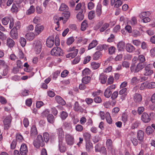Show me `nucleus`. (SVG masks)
Masks as SVG:
<instances>
[{
  "label": "nucleus",
  "mask_w": 155,
  "mask_h": 155,
  "mask_svg": "<svg viewBox=\"0 0 155 155\" xmlns=\"http://www.w3.org/2000/svg\"><path fill=\"white\" fill-rule=\"evenodd\" d=\"M21 27V23L19 21H16L15 26L11 30L10 35L11 37L13 39H17L18 37V30L20 29Z\"/></svg>",
  "instance_id": "nucleus-1"
},
{
  "label": "nucleus",
  "mask_w": 155,
  "mask_h": 155,
  "mask_svg": "<svg viewBox=\"0 0 155 155\" xmlns=\"http://www.w3.org/2000/svg\"><path fill=\"white\" fill-rule=\"evenodd\" d=\"M2 24L5 25H7L9 22V28L12 29L14 25V21L12 17H5L2 19Z\"/></svg>",
  "instance_id": "nucleus-2"
},
{
  "label": "nucleus",
  "mask_w": 155,
  "mask_h": 155,
  "mask_svg": "<svg viewBox=\"0 0 155 155\" xmlns=\"http://www.w3.org/2000/svg\"><path fill=\"white\" fill-rule=\"evenodd\" d=\"M33 144L34 146L37 148L40 147H43L44 146V142L41 135H39L38 136L36 140L34 141Z\"/></svg>",
  "instance_id": "nucleus-3"
},
{
  "label": "nucleus",
  "mask_w": 155,
  "mask_h": 155,
  "mask_svg": "<svg viewBox=\"0 0 155 155\" xmlns=\"http://www.w3.org/2000/svg\"><path fill=\"white\" fill-rule=\"evenodd\" d=\"M33 47L36 53L37 54H40L42 49L41 42L38 40L35 41L33 43Z\"/></svg>",
  "instance_id": "nucleus-4"
},
{
  "label": "nucleus",
  "mask_w": 155,
  "mask_h": 155,
  "mask_svg": "<svg viewBox=\"0 0 155 155\" xmlns=\"http://www.w3.org/2000/svg\"><path fill=\"white\" fill-rule=\"evenodd\" d=\"M65 140L66 143L68 145L72 146L74 143V136L70 134H66Z\"/></svg>",
  "instance_id": "nucleus-5"
},
{
  "label": "nucleus",
  "mask_w": 155,
  "mask_h": 155,
  "mask_svg": "<svg viewBox=\"0 0 155 155\" xmlns=\"http://www.w3.org/2000/svg\"><path fill=\"white\" fill-rule=\"evenodd\" d=\"M51 54L52 55L60 56L63 55V51L60 48L56 47L51 50Z\"/></svg>",
  "instance_id": "nucleus-6"
},
{
  "label": "nucleus",
  "mask_w": 155,
  "mask_h": 155,
  "mask_svg": "<svg viewBox=\"0 0 155 155\" xmlns=\"http://www.w3.org/2000/svg\"><path fill=\"white\" fill-rule=\"evenodd\" d=\"M152 66L150 64L147 65L145 67L144 69L143 74L145 76H150L153 73L152 70Z\"/></svg>",
  "instance_id": "nucleus-7"
},
{
  "label": "nucleus",
  "mask_w": 155,
  "mask_h": 155,
  "mask_svg": "<svg viewBox=\"0 0 155 155\" xmlns=\"http://www.w3.org/2000/svg\"><path fill=\"white\" fill-rule=\"evenodd\" d=\"M12 119V117L10 115L7 116L5 119L4 120L5 129L8 130L10 127Z\"/></svg>",
  "instance_id": "nucleus-8"
},
{
  "label": "nucleus",
  "mask_w": 155,
  "mask_h": 155,
  "mask_svg": "<svg viewBox=\"0 0 155 155\" xmlns=\"http://www.w3.org/2000/svg\"><path fill=\"white\" fill-rule=\"evenodd\" d=\"M134 100V102L137 104H140L142 100V95L138 93H135L134 94L133 97Z\"/></svg>",
  "instance_id": "nucleus-9"
},
{
  "label": "nucleus",
  "mask_w": 155,
  "mask_h": 155,
  "mask_svg": "<svg viewBox=\"0 0 155 155\" xmlns=\"http://www.w3.org/2000/svg\"><path fill=\"white\" fill-rule=\"evenodd\" d=\"M73 109L75 111L79 112L81 113L83 112L84 110L78 101L75 102L73 105Z\"/></svg>",
  "instance_id": "nucleus-10"
},
{
  "label": "nucleus",
  "mask_w": 155,
  "mask_h": 155,
  "mask_svg": "<svg viewBox=\"0 0 155 155\" xmlns=\"http://www.w3.org/2000/svg\"><path fill=\"white\" fill-rule=\"evenodd\" d=\"M144 133L142 130H138L137 132V137L140 143H142L144 140Z\"/></svg>",
  "instance_id": "nucleus-11"
},
{
  "label": "nucleus",
  "mask_w": 155,
  "mask_h": 155,
  "mask_svg": "<svg viewBox=\"0 0 155 155\" xmlns=\"http://www.w3.org/2000/svg\"><path fill=\"white\" fill-rule=\"evenodd\" d=\"M21 155H26L28 153V150L26 145L24 143L22 144L20 149Z\"/></svg>",
  "instance_id": "nucleus-12"
},
{
  "label": "nucleus",
  "mask_w": 155,
  "mask_h": 155,
  "mask_svg": "<svg viewBox=\"0 0 155 155\" xmlns=\"http://www.w3.org/2000/svg\"><path fill=\"white\" fill-rule=\"evenodd\" d=\"M146 63H138L136 67L135 70L134 72L137 73L142 70L146 66Z\"/></svg>",
  "instance_id": "nucleus-13"
},
{
  "label": "nucleus",
  "mask_w": 155,
  "mask_h": 155,
  "mask_svg": "<svg viewBox=\"0 0 155 155\" xmlns=\"http://www.w3.org/2000/svg\"><path fill=\"white\" fill-rule=\"evenodd\" d=\"M141 120L144 122L147 123L150 120V118L148 114L146 112H144L141 116Z\"/></svg>",
  "instance_id": "nucleus-14"
},
{
  "label": "nucleus",
  "mask_w": 155,
  "mask_h": 155,
  "mask_svg": "<svg viewBox=\"0 0 155 155\" xmlns=\"http://www.w3.org/2000/svg\"><path fill=\"white\" fill-rule=\"evenodd\" d=\"M54 38L52 36H51L48 38L46 41V45L49 48L52 47L54 45Z\"/></svg>",
  "instance_id": "nucleus-15"
},
{
  "label": "nucleus",
  "mask_w": 155,
  "mask_h": 155,
  "mask_svg": "<svg viewBox=\"0 0 155 155\" xmlns=\"http://www.w3.org/2000/svg\"><path fill=\"white\" fill-rule=\"evenodd\" d=\"M57 130L59 140H63L64 137V132L63 129L61 128H60Z\"/></svg>",
  "instance_id": "nucleus-16"
},
{
  "label": "nucleus",
  "mask_w": 155,
  "mask_h": 155,
  "mask_svg": "<svg viewBox=\"0 0 155 155\" xmlns=\"http://www.w3.org/2000/svg\"><path fill=\"white\" fill-rule=\"evenodd\" d=\"M15 44V42L10 38H8L6 40V45L10 48L13 47Z\"/></svg>",
  "instance_id": "nucleus-17"
},
{
  "label": "nucleus",
  "mask_w": 155,
  "mask_h": 155,
  "mask_svg": "<svg viewBox=\"0 0 155 155\" xmlns=\"http://www.w3.org/2000/svg\"><path fill=\"white\" fill-rule=\"evenodd\" d=\"M126 49L128 52L131 53L135 51V48L131 44L128 43L126 45Z\"/></svg>",
  "instance_id": "nucleus-18"
},
{
  "label": "nucleus",
  "mask_w": 155,
  "mask_h": 155,
  "mask_svg": "<svg viewBox=\"0 0 155 155\" xmlns=\"http://www.w3.org/2000/svg\"><path fill=\"white\" fill-rule=\"evenodd\" d=\"M127 90L126 88H124L119 91V94L121 95L120 97L122 100L125 98L127 95Z\"/></svg>",
  "instance_id": "nucleus-19"
},
{
  "label": "nucleus",
  "mask_w": 155,
  "mask_h": 155,
  "mask_svg": "<svg viewBox=\"0 0 155 155\" xmlns=\"http://www.w3.org/2000/svg\"><path fill=\"white\" fill-rule=\"evenodd\" d=\"M44 29V27L43 25H40L37 24L35 27V31L37 35L39 34Z\"/></svg>",
  "instance_id": "nucleus-20"
},
{
  "label": "nucleus",
  "mask_w": 155,
  "mask_h": 155,
  "mask_svg": "<svg viewBox=\"0 0 155 155\" xmlns=\"http://www.w3.org/2000/svg\"><path fill=\"white\" fill-rule=\"evenodd\" d=\"M38 134V132L36 126L33 125L32 126L31 130V136L32 137H34Z\"/></svg>",
  "instance_id": "nucleus-21"
},
{
  "label": "nucleus",
  "mask_w": 155,
  "mask_h": 155,
  "mask_svg": "<svg viewBox=\"0 0 155 155\" xmlns=\"http://www.w3.org/2000/svg\"><path fill=\"white\" fill-rule=\"evenodd\" d=\"M59 148L60 152L63 153L65 152L66 150V147L63 145V140H59Z\"/></svg>",
  "instance_id": "nucleus-22"
},
{
  "label": "nucleus",
  "mask_w": 155,
  "mask_h": 155,
  "mask_svg": "<svg viewBox=\"0 0 155 155\" xmlns=\"http://www.w3.org/2000/svg\"><path fill=\"white\" fill-rule=\"evenodd\" d=\"M62 15L64 17V23L69 19L70 16V13L69 11H65L63 13Z\"/></svg>",
  "instance_id": "nucleus-23"
},
{
  "label": "nucleus",
  "mask_w": 155,
  "mask_h": 155,
  "mask_svg": "<svg viewBox=\"0 0 155 155\" xmlns=\"http://www.w3.org/2000/svg\"><path fill=\"white\" fill-rule=\"evenodd\" d=\"M55 99L57 102L59 104H61L63 105L65 104V101L63 100L62 98L59 96H56Z\"/></svg>",
  "instance_id": "nucleus-24"
},
{
  "label": "nucleus",
  "mask_w": 155,
  "mask_h": 155,
  "mask_svg": "<svg viewBox=\"0 0 155 155\" xmlns=\"http://www.w3.org/2000/svg\"><path fill=\"white\" fill-rule=\"evenodd\" d=\"M107 78V76L106 74L102 73L100 76V80H101V82L102 84L105 83Z\"/></svg>",
  "instance_id": "nucleus-25"
},
{
  "label": "nucleus",
  "mask_w": 155,
  "mask_h": 155,
  "mask_svg": "<svg viewBox=\"0 0 155 155\" xmlns=\"http://www.w3.org/2000/svg\"><path fill=\"white\" fill-rule=\"evenodd\" d=\"M78 52V50H75L74 51H72L70 53L68 54L66 57L67 58L71 57L72 58H74L77 54Z\"/></svg>",
  "instance_id": "nucleus-26"
},
{
  "label": "nucleus",
  "mask_w": 155,
  "mask_h": 155,
  "mask_svg": "<svg viewBox=\"0 0 155 155\" xmlns=\"http://www.w3.org/2000/svg\"><path fill=\"white\" fill-rule=\"evenodd\" d=\"M106 147L107 148L110 150L112 149V140L110 139H108L107 140L106 142Z\"/></svg>",
  "instance_id": "nucleus-27"
},
{
  "label": "nucleus",
  "mask_w": 155,
  "mask_h": 155,
  "mask_svg": "<svg viewBox=\"0 0 155 155\" xmlns=\"http://www.w3.org/2000/svg\"><path fill=\"white\" fill-rule=\"evenodd\" d=\"M132 35L134 37L140 36L141 34L140 32L137 29H134L131 32Z\"/></svg>",
  "instance_id": "nucleus-28"
},
{
  "label": "nucleus",
  "mask_w": 155,
  "mask_h": 155,
  "mask_svg": "<svg viewBox=\"0 0 155 155\" xmlns=\"http://www.w3.org/2000/svg\"><path fill=\"white\" fill-rule=\"evenodd\" d=\"M102 55V53L99 51L96 52L93 56V60H98L100 56Z\"/></svg>",
  "instance_id": "nucleus-29"
},
{
  "label": "nucleus",
  "mask_w": 155,
  "mask_h": 155,
  "mask_svg": "<svg viewBox=\"0 0 155 155\" xmlns=\"http://www.w3.org/2000/svg\"><path fill=\"white\" fill-rule=\"evenodd\" d=\"M35 8L34 6L31 5L28 9L26 12V14L27 15H29L35 12Z\"/></svg>",
  "instance_id": "nucleus-30"
},
{
  "label": "nucleus",
  "mask_w": 155,
  "mask_h": 155,
  "mask_svg": "<svg viewBox=\"0 0 155 155\" xmlns=\"http://www.w3.org/2000/svg\"><path fill=\"white\" fill-rule=\"evenodd\" d=\"M81 26V30L82 31H84L85 30L86 28L88 27L87 20H84L82 23Z\"/></svg>",
  "instance_id": "nucleus-31"
},
{
  "label": "nucleus",
  "mask_w": 155,
  "mask_h": 155,
  "mask_svg": "<svg viewBox=\"0 0 155 155\" xmlns=\"http://www.w3.org/2000/svg\"><path fill=\"white\" fill-rule=\"evenodd\" d=\"M109 26V24L107 23H104L102 25L101 28L99 29V31L100 32H103L105 31Z\"/></svg>",
  "instance_id": "nucleus-32"
},
{
  "label": "nucleus",
  "mask_w": 155,
  "mask_h": 155,
  "mask_svg": "<svg viewBox=\"0 0 155 155\" xmlns=\"http://www.w3.org/2000/svg\"><path fill=\"white\" fill-rule=\"evenodd\" d=\"M153 132L154 130L150 126H148L146 128V133L147 135H153Z\"/></svg>",
  "instance_id": "nucleus-33"
},
{
  "label": "nucleus",
  "mask_w": 155,
  "mask_h": 155,
  "mask_svg": "<svg viewBox=\"0 0 155 155\" xmlns=\"http://www.w3.org/2000/svg\"><path fill=\"white\" fill-rule=\"evenodd\" d=\"M91 78L89 76H86L84 77L82 79V81L83 84H87L89 83Z\"/></svg>",
  "instance_id": "nucleus-34"
},
{
  "label": "nucleus",
  "mask_w": 155,
  "mask_h": 155,
  "mask_svg": "<svg viewBox=\"0 0 155 155\" xmlns=\"http://www.w3.org/2000/svg\"><path fill=\"white\" fill-rule=\"evenodd\" d=\"M125 44L123 41L120 42L117 44V47L119 51H122L125 47Z\"/></svg>",
  "instance_id": "nucleus-35"
},
{
  "label": "nucleus",
  "mask_w": 155,
  "mask_h": 155,
  "mask_svg": "<svg viewBox=\"0 0 155 155\" xmlns=\"http://www.w3.org/2000/svg\"><path fill=\"white\" fill-rule=\"evenodd\" d=\"M47 119L48 121L51 124H53L54 121V116L51 114H49L47 116Z\"/></svg>",
  "instance_id": "nucleus-36"
},
{
  "label": "nucleus",
  "mask_w": 155,
  "mask_h": 155,
  "mask_svg": "<svg viewBox=\"0 0 155 155\" xmlns=\"http://www.w3.org/2000/svg\"><path fill=\"white\" fill-rule=\"evenodd\" d=\"M97 44V42L96 40H93L89 45L88 47V50H90L95 47Z\"/></svg>",
  "instance_id": "nucleus-37"
},
{
  "label": "nucleus",
  "mask_w": 155,
  "mask_h": 155,
  "mask_svg": "<svg viewBox=\"0 0 155 155\" xmlns=\"http://www.w3.org/2000/svg\"><path fill=\"white\" fill-rule=\"evenodd\" d=\"M96 12L98 16H100L102 13V6L101 5H98L97 7Z\"/></svg>",
  "instance_id": "nucleus-38"
},
{
  "label": "nucleus",
  "mask_w": 155,
  "mask_h": 155,
  "mask_svg": "<svg viewBox=\"0 0 155 155\" xmlns=\"http://www.w3.org/2000/svg\"><path fill=\"white\" fill-rule=\"evenodd\" d=\"M83 10L81 9L80 12H79L77 15V18L80 21L82 20L84 17V14H83Z\"/></svg>",
  "instance_id": "nucleus-39"
},
{
  "label": "nucleus",
  "mask_w": 155,
  "mask_h": 155,
  "mask_svg": "<svg viewBox=\"0 0 155 155\" xmlns=\"http://www.w3.org/2000/svg\"><path fill=\"white\" fill-rule=\"evenodd\" d=\"M93 147V144L91 143L88 142L86 143V148L87 151H90Z\"/></svg>",
  "instance_id": "nucleus-40"
},
{
  "label": "nucleus",
  "mask_w": 155,
  "mask_h": 155,
  "mask_svg": "<svg viewBox=\"0 0 155 155\" xmlns=\"http://www.w3.org/2000/svg\"><path fill=\"white\" fill-rule=\"evenodd\" d=\"M83 137L84 140L87 141H89L91 138V134L88 132H85L84 133Z\"/></svg>",
  "instance_id": "nucleus-41"
},
{
  "label": "nucleus",
  "mask_w": 155,
  "mask_h": 155,
  "mask_svg": "<svg viewBox=\"0 0 155 155\" xmlns=\"http://www.w3.org/2000/svg\"><path fill=\"white\" fill-rule=\"evenodd\" d=\"M91 65L92 69L95 70L99 67L100 64L99 63L93 62L91 63Z\"/></svg>",
  "instance_id": "nucleus-42"
},
{
  "label": "nucleus",
  "mask_w": 155,
  "mask_h": 155,
  "mask_svg": "<svg viewBox=\"0 0 155 155\" xmlns=\"http://www.w3.org/2000/svg\"><path fill=\"white\" fill-rule=\"evenodd\" d=\"M68 6L64 3L61 4L60 8L59 10L61 11H63L68 10Z\"/></svg>",
  "instance_id": "nucleus-43"
},
{
  "label": "nucleus",
  "mask_w": 155,
  "mask_h": 155,
  "mask_svg": "<svg viewBox=\"0 0 155 155\" xmlns=\"http://www.w3.org/2000/svg\"><path fill=\"white\" fill-rule=\"evenodd\" d=\"M43 137L44 141L46 143L48 142L50 139L49 134L47 132H45L43 134Z\"/></svg>",
  "instance_id": "nucleus-44"
},
{
  "label": "nucleus",
  "mask_w": 155,
  "mask_h": 155,
  "mask_svg": "<svg viewBox=\"0 0 155 155\" xmlns=\"http://www.w3.org/2000/svg\"><path fill=\"white\" fill-rule=\"evenodd\" d=\"M112 92L110 90L107 88L105 90L104 93V95L106 97L109 98L111 95Z\"/></svg>",
  "instance_id": "nucleus-45"
},
{
  "label": "nucleus",
  "mask_w": 155,
  "mask_h": 155,
  "mask_svg": "<svg viewBox=\"0 0 155 155\" xmlns=\"http://www.w3.org/2000/svg\"><path fill=\"white\" fill-rule=\"evenodd\" d=\"M116 48L113 46L109 47L108 49V53L110 54H112L115 53Z\"/></svg>",
  "instance_id": "nucleus-46"
},
{
  "label": "nucleus",
  "mask_w": 155,
  "mask_h": 155,
  "mask_svg": "<svg viewBox=\"0 0 155 155\" xmlns=\"http://www.w3.org/2000/svg\"><path fill=\"white\" fill-rule=\"evenodd\" d=\"M106 119L108 123L109 124H111L112 123V119L109 114L108 112L106 114Z\"/></svg>",
  "instance_id": "nucleus-47"
},
{
  "label": "nucleus",
  "mask_w": 155,
  "mask_h": 155,
  "mask_svg": "<svg viewBox=\"0 0 155 155\" xmlns=\"http://www.w3.org/2000/svg\"><path fill=\"white\" fill-rule=\"evenodd\" d=\"M103 24L102 21H100L98 22L94 27V29L95 30H97L100 29Z\"/></svg>",
  "instance_id": "nucleus-48"
},
{
  "label": "nucleus",
  "mask_w": 155,
  "mask_h": 155,
  "mask_svg": "<svg viewBox=\"0 0 155 155\" xmlns=\"http://www.w3.org/2000/svg\"><path fill=\"white\" fill-rule=\"evenodd\" d=\"M95 13L94 11H90L88 14V17L90 20H91L95 17Z\"/></svg>",
  "instance_id": "nucleus-49"
},
{
  "label": "nucleus",
  "mask_w": 155,
  "mask_h": 155,
  "mask_svg": "<svg viewBox=\"0 0 155 155\" xmlns=\"http://www.w3.org/2000/svg\"><path fill=\"white\" fill-rule=\"evenodd\" d=\"M138 60L140 63H145L146 60L145 57L143 55H140L138 56Z\"/></svg>",
  "instance_id": "nucleus-50"
},
{
  "label": "nucleus",
  "mask_w": 155,
  "mask_h": 155,
  "mask_svg": "<svg viewBox=\"0 0 155 155\" xmlns=\"http://www.w3.org/2000/svg\"><path fill=\"white\" fill-rule=\"evenodd\" d=\"M147 81H146L141 84L140 89L141 90H143L145 88H147Z\"/></svg>",
  "instance_id": "nucleus-51"
},
{
  "label": "nucleus",
  "mask_w": 155,
  "mask_h": 155,
  "mask_svg": "<svg viewBox=\"0 0 155 155\" xmlns=\"http://www.w3.org/2000/svg\"><path fill=\"white\" fill-rule=\"evenodd\" d=\"M147 88L152 89L155 88V82H152L149 83L147 81Z\"/></svg>",
  "instance_id": "nucleus-52"
},
{
  "label": "nucleus",
  "mask_w": 155,
  "mask_h": 155,
  "mask_svg": "<svg viewBox=\"0 0 155 155\" xmlns=\"http://www.w3.org/2000/svg\"><path fill=\"white\" fill-rule=\"evenodd\" d=\"M20 42L21 46L22 47H24L26 44V40L24 38L21 37L20 39Z\"/></svg>",
  "instance_id": "nucleus-53"
},
{
  "label": "nucleus",
  "mask_w": 155,
  "mask_h": 155,
  "mask_svg": "<svg viewBox=\"0 0 155 155\" xmlns=\"http://www.w3.org/2000/svg\"><path fill=\"white\" fill-rule=\"evenodd\" d=\"M74 41V39L73 37H71L68 38L66 42V43L68 45H71Z\"/></svg>",
  "instance_id": "nucleus-54"
},
{
  "label": "nucleus",
  "mask_w": 155,
  "mask_h": 155,
  "mask_svg": "<svg viewBox=\"0 0 155 155\" xmlns=\"http://www.w3.org/2000/svg\"><path fill=\"white\" fill-rule=\"evenodd\" d=\"M127 115L126 113H124L122 114V120L124 123L126 122L127 120Z\"/></svg>",
  "instance_id": "nucleus-55"
},
{
  "label": "nucleus",
  "mask_w": 155,
  "mask_h": 155,
  "mask_svg": "<svg viewBox=\"0 0 155 155\" xmlns=\"http://www.w3.org/2000/svg\"><path fill=\"white\" fill-rule=\"evenodd\" d=\"M16 141L17 140L18 141H22L23 140V138L22 136L19 134H16Z\"/></svg>",
  "instance_id": "nucleus-56"
},
{
  "label": "nucleus",
  "mask_w": 155,
  "mask_h": 155,
  "mask_svg": "<svg viewBox=\"0 0 155 155\" xmlns=\"http://www.w3.org/2000/svg\"><path fill=\"white\" fill-rule=\"evenodd\" d=\"M54 23L56 24V25L57 26V27H56L55 28V29L57 31H58L57 29L59 28V19L58 18L56 17H54Z\"/></svg>",
  "instance_id": "nucleus-57"
},
{
  "label": "nucleus",
  "mask_w": 155,
  "mask_h": 155,
  "mask_svg": "<svg viewBox=\"0 0 155 155\" xmlns=\"http://www.w3.org/2000/svg\"><path fill=\"white\" fill-rule=\"evenodd\" d=\"M122 2L120 0H117L115 2L114 7L118 8L122 4Z\"/></svg>",
  "instance_id": "nucleus-58"
},
{
  "label": "nucleus",
  "mask_w": 155,
  "mask_h": 155,
  "mask_svg": "<svg viewBox=\"0 0 155 155\" xmlns=\"http://www.w3.org/2000/svg\"><path fill=\"white\" fill-rule=\"evenodd\" d=\"M90 71L88 68H86L83 71L82 74L83 76H85L90 74Z\"/></svg>",
  "instance_id": "nucleus-59"
},
{
  "label": "nucleus",
  "mask_w": 155,
  "mask_h": 155,
  "mask_svg": "<svg viewBox=\"0 0 155 155\" xmlns=\"http://www.w3.org/2000/svg\"><path fill=\"white\" fill-rule=\"evenodd\" d=\"M75 129L78 131L81 132L83 130V127L80 124H77L76 126Z\"/></svg>",
  "instance_id": "nucleus-60"
},
{
  "label": "nucleus",
  "mask_w": 155,
  "mask_h": 155,
  "mask_svg": "<svg viewBox=\"0 0 155 155\" xmlns=\"http://www.w3.org/2000/svg\"><path fill=\"white\" fill-rule=\"evenodd\" d=\"M132 43L134 45L137 46L140 45L141 44V42L139 40H133L132 41Z\"/></svg>",
  "instance_id": "nucleus-61"
},
{
  "label": "nucleus",
  "mask_w": 155,
  "mask_h": 155,
  "mask_svg": "<svg viewBox=\"0 0 155 155\" xmlns=\"http://www.w3.org/2000/svg\"><path fill=\"white\" fill-rule=\"evenodd\" d=\"M7 36L5 34L0 31V39L2 41H4L5 40Z\"/></svg>",
  "instance_id": "nucleus-62"
},
{
  "label": "nucleus",
  "mask_w": 155,
  "mask_h": 155,
  "mask_svg": "<svg viewBox=\"0 0 155 155\" xmlns=\"http://www.w3.org/2000/svg\"><path fill=\"white\" fill-rule=\"evenodd\" d=\"M68 116V114L64 111H62L61 113V117L62 120L65 119Z\"/></svg>",
  "instance_id": "nucleus-63"
},
{
  "label": "nucleus",
  "mask_w": 155,
  "mask_h": 155,
  "mask_svg": "<svg viewBox=\"0 0 155 155\" xmlns=\"http://www.w3.org/2000/svg\"><path fill=\"white\" fill-rule=\"evenodd\" d=\"M139 125V123L138 121H136L132 124L131 128L132 129H134L137 128Z\"/></svg>",
  "instance_id": "nucleus-64"
}]
</instances>
